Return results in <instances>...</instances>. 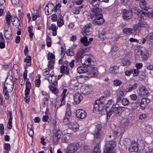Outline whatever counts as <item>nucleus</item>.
<instances>
[{
	"mask_svg": "<svg viewBox=\"0 0 153 153\" xmlns=\"http://www.w3.org/2000/svg\"><path fill=\"white\" fill-rule=\"evenodd\" d=\"M79 147V144L76 142L70 143L65 151V153H74Z\"/></svg>",
	"mask_w": 153,
	"mask_h": 153,
	"instance_id": "nucleus-3",
	"label": "nucleus"
},
{
	"mask_svg": "<svg viewBox=\"0 0 153 153\" xmlns=\"http://www.w3.org/2000/svg\"><path fill=\"white\" fill-rule=\"evenodd\" d=\"M88 71V67L86 68L84 66H79L77 68V71L79 73H84Z\"/></svg>",
	"mask_w": 153,
	"mask_h": 153,
	"instance_id": "nucleus-23",
	"label": "nucleus"
},
{
	"mask_svg": "<svg viewBox=\"0 0 153 153\" xmlns=\"http://www.w3.org/2000/svg\"><path fill=\"white\" fill-rule=\"evenodd\" d=\"M0 133L1 135L4 133V125L2 124L0 125Z\"/></svg>",
	"mask_w": 153,
	"mask_h": 153,
	"instance_id": "nucleus-56",
	"label": "nucleus"
},
{
	"mask_svg": "<svg viewBox=\"0 0 153 153\" xmlns=\"http://www.w3.org/2000/svg\"><path fill=\"white\" fill-rule=\"evenodd\" d=\"M58 29V27L55 24H52L51 26L49 27L50 30H51L52 31V34L54 36H55L57 34V30Z\"/></svg>",
	"mask_w": 153,
	"mask_h": 153,
	"instance_id": "nucleus-26",
	"label": "nucleus"
},
{
	"mask_svg": "<svg viewBox=\"0 0 153 153\" xmlns=\"http://www.w3.org/2000/svg\"><path fill=\"white\" fill-rule=\"evenodd\" d=\"M57 23L58 26L60 27L63 25L64 22L62 19H58Z\"/></svg>",
	"mask_w": 153,
	"mask_h": 153,
	"instance_id": "nucleus-52",
	"label": "nucleus"
},
{
	"mask_svg": "<svg viewBox=\"0 0 153 153\" xmlns=\"http://www.w3.org/2000/svg\"><path fill=\"white\" fill-rule=\"evenodd\" d=\"M68 127L74 131L76 132L79 130V127L78 124L77 122H71L69 123Z\"/></svg>",
	"mask_w": 153,
	"mask_h": 153,
	"instance_id": "nucleus-14",
	"label": "nucleus"
},
{
	"mask_svg": "<svg viewBox=\"0 0 153 153\" xmlns=\"http://www.w3.org/2000/svg\"><path fill=\"white\" fill-rule=\"evenodd\" d=\"M49 117L46 115H44L42 118V120L43 122H47L48 120Z\"/></svg>",
	"mask_w": 153,
	"mask_h": 153,
	"instance_id": "nucleus-62",
	"label": "nucleus"
},
{
	"mask_svg": "<svg viewBox=\"0 0 153 153\" xmlns=\"http://www.w3.org/2000/svg\"><path fill=\"white\" fill-rule=\"evenodd\" d=\"M13 84L5 83L3 86V92L5 99H8L9 97L8 93L11 92L13 90Z\"/></svg>",
	"mask_w": 153,
	"mask_h": 153,
	"instance_id": "nucleus-4",
	"label": "nucleus"
},
{
	"mask_svg": "<svg viewBox=\"0 0 153 153\" xmlns=\"http://www.w3.org/2000/svg\"><path fill=\"white\" fill-rule=\"evenodd\" d=\"M66 54L68 56H73L74 55V53L72 51H71L70 50H68Z\"/></svg>",
	"mask_w": 153,
	"mask_h": 153,
	"instance_id": "nucleus-60",
	"label": "nucleus"
},
{
	"mask_svg": "<svg viewBox=\"0 0 153 153\" xmlns=\"http://www.w3.org/2000/svg\"><path fill=\"white\" fill-rule=\"evenodd\" d=\"M142 48L139 49L138 51L135 54V57L136 59H138L142 57Z\"/></svg>",
	"mask_w": 153,
	"mask_h": 153,
	"instance_id": "nucleus-38",
	"label": "nucleus"
},
{
	"mask_svg": "<svg viewBox=\"0 0 153 153\" xmlns=\"http://www.w3.org/2000/svg\"><path fill=\"white\" fill-rule=\"evenodd\" d=\"M4 148L6 150V151L4 152V153H8V151L10 149V144L8 143H6L4 146Z\"/></svg>",
	"mask_w": 153,
	"mask_h": 153,
	"instance_id": "nucleus-48",
	"label": "nucleus"
},
{
	"mask_svg": "<svg viewBox=\"0 0 153 153\" xmlns=\"http://www.w3.org/2000/svg\"><path fill=\"white\" fill-rule=\"evenodd\" d=\"M117 145V143L114 140L105 141L103 148V153H114Z\"/></svg>",
	"mask_w": 153,
	"mask_h": 153,
	"instance_id": "nucleus-2",
	"label": "nucleus"
},
{
	"mask_svg": "<svg viewBox=\"0 0 153 153\" xmlns=\"http://www.w3.org/2000/svg\"><path fill=\"white\" fill-rule=\"evenodd\" d=\"M67 91V89H65L63 90L62 91V93L61 95V98L60 99V101L61 102V103L60 105V106H61L65 104V100L66 96L65 94Z\"/></svg>",
	"mask_w": 153,
	"mask_h": 153,
	"instance_id": "nucleus-19",
	"label": "nucleus"
},
{
	"mask_svg": "<svg viewBox=\"0 0 153 153\" xmlns=\"http://www.w3.org/2000/svg\"><path fill=\"white\" fill-rule=\"evenodd\" d=\"M41 81L40 79H36L35 81V85L37 87H39L40 85Z\"/></svg>",
	"mask_w": 153,
	"mask_h": 153,
	"instance_id": "nucleus-59",
	"label": "nucleus"
},
{
	"mask_svg": "<svg viewBox=\"0 0 153 153\" xmlns=\"http://www.w3.org/2000/svg\"><path fill=\"white\" fill-rule=\"evenodd\" d=\"M48 59L49 61L48 64L49 68L53 69L55 63V56L53 53L49 52L47 54Z\"/></svg>",
	"mask_w": 153,
	"mask_h": 153,
	"instance_id": "nucleus-6",
	"label": "nucleus"
},
{
	"mask_svg": "<svg viewBox=\"0 0 153 153\" xmlns=\"http://www.w3.org/2000/svg\"><path fill=\"white\" fill-rule=\"evenodd\" d=\"M119 66L114 65L111 67L109 69V72L112 74H117L119 71Z\"/></svg>",
	"mask_w": 153,
	"mask_h": 153,
	"instance_id": "nucleus-20",
	"label": "nucleus"
},
{
	"mask_svg": "<svg viewBox=\"0 0 153 153\" xmlns=\"http://www.w3.org/2000/svg\"><path fill=\"white\" fill-rule=\"evenodd\" d=\"M115 105H116L115 102L112 99L109 100L105 106L106 112L108 111V109H111Z\"/></svg>",
	"mask_w": 153,
	"mask_h": 153,
	"instance_id": "nucleus-17",
	"label": "nucleus"
},
{
	"mask_svg": "<svg viewBox=\"0 0 153 153\" xmlns=\"http://www.w3.org/2000/svg\"><path fill=\"white\" fill-rule=\"evenodd\" d=\"M62 142L65 143H68L69 142V140L68 139L67 137H65L62 139Z\"/></svg>",
	"mask_w": 153,
	"mask_h": 153,
	"instance_id": "nucleus-58",
	"label": "nucleus"
},
{
	"mask_svg": "<svg viewBox=\"0 0 153 153\" xmlns=\"http://www.w3.org/2000/svg\"><path fill=\"white\" fill-rule=\"evenodd\" d=\"M88 50H89V48H84L81 49L80 51L82 53L80 55H79V53L77 54V56L80 57L83 52H85L86 51H88Z\"/></svg>",
	"mask_w": 153,
	"mask_h": 153,
	"instance_id": "nucleus-47",
	"label": "nucleus"
},
{
	"mask_svg": "<svg viewBox=\"0 0 153 153\" xmlns=\"http://www.w3.org/2000/svg\"><path fill=\"white\" fill-rule=\"evenodd\" d=\"M94 135V137L96 138H100L102 137V135L100 129L98 130L97 129L96 130Z\"/></svg>",
	"mask_w": 153,
	"mask_h": 153,
	"instance_id": "nucleus-29",
	"label": "nucleus"
},
{
	"mask_svg": "<svg viewBox=\"0 0 153 153\" xmlns=\"http://www.w3.org/2000/svg\"><path fill=\"white\" fill-rule=\"evenodd\" d=\"M7 28H5V31H4V36L7 39H10L12 36V30L11 28H9V30H7Z\"/></svg>",
	"mask_w": 153,
	"mask_h": 153,
	"instance_id": "nucleus-24",
	"label": "nucleus"
},
{
	"mask_svg": "<svg viewBox=\"0 0 153 153\" xmlns=\"http://www.w3.org/2000/svg\"><path fill=\"white\" fill-rule=\"evenodd\" d=\"M91 61V59L88 55H85L82 57L81 59V63L84 65H85L89 66V65Z\"/></svg>",
	"mask_w": 153,
	"mask_h": 153,
	"instance_id": "nucleus-10",
	"label": "nucleus"
},
{
	"mask_svg": "<svg viewBox=\"0 0 153 153\" xmlns=\"http://www.w3.org/2000/svg\"><path fill=\"white\" fill-rule=\"evenodd\" d=\"M138 24L140 27H147L148 26L147 24L144 21L143 19H139Z\"/></svg>",
	"mask_w": 153,
	"mask_h": 153,
	"instance_id": "nucleus-31",
	"label": "nucleus"
},
{
	"mask_svg": "<svg viewBox=\"0 0 153 153\" xmlns=\"http://www.w3.org/2000/svg\"><path fill=\"white\" fill-rule=\"evenodd\" d=\"M27 131L29 135L31 137H32L33 135V131L32 130L31 125H27Z\"/></svg>",
	"mask_w": 153,
	"mask_h": 153,
	"instance_id": "nucleus-37",
	"label": "nucleus"
},
{
	"mask_svg": "<svg viewBox=\"0 0 153 153\" xmlns=\"http://www.w3.org/2000/svg\"><path fill=\"white\" fill-rule=\"evenodd\" d=\"M122 104L124 105H127L129 103V100L125 98H123L122 100Z\"/></svg>",
	"mask_w": 153,
	"mask_h": 153,
	"instance_id": "nucleus-49",
	"label": "nucleus"
},
{
	"mask_svg": "<svg viewBox=\"0 0 153 153\" xmlns=\"http://www.w3.org/2000/svg\"><path fill=\"white\" fill-rule=\"evenodd\" d=\"M146 131L148 133L150 134L152 133L153 131V129L150 125H147L146 126Z\"/></svg>",
	"mask_w": 153,
	"mask_h": 153,
	"instance_id": "nucleus-46",
	"label": "nucleus"
},
{
	"mask_svg": "<svg viewBox=\"0 0 153 153\" xmlns=\"http://www.w3.org/2000/svg\"><path fill=\"white\" fill-rule=\"evenodd\" d=\"M71 115V112L70 108L69 107H68L66 108V113L65 117H68V118H70Z\"/></svg>",
	"mask_w": 153,
	"mask_h": 153,
	"instance_id": "nucleus-39",
	"label": "nucleus"
},
{
	"mask_svg": "<svg viewBox=\"0 0 153 153\" xmlns=\"http://www.w3.org/2000/svg\"><path fill=\"white\" fill-rule=\"evenodd\" d=\"M113 83L114 85L116 86H120L122 84L121 81L118 79L114 80Z\"/></svg>",
	"mask_w": 153,
	"mask_h": 153,
	"instance_id": "nucleus-42",
	"label": "nucleus"
},
{
	"mask_svg": "<svg viewBox=\"0 0 153 153\" xmlns=\"http://www.w3.org/2000/svg\"><path fill=\"white\" fill-rule=\"evenodd\" d=\"M48 81L55 86L57 84V82L56 80V76L54 75L53 73H51L49 75L48 78Z\"/></svg>",
	"mask_w": 153,
	"mask_h": 153,
	"instance_id": "nucleus-12",
	"label": "nucleus"
},
{
	"mask_svg": "<svg viewBox=\"0 0 153 153\" xmlns=\"http://www.w3.org/2000/svg\"><path fill=\"white\" fill-rule=\"evenodd\" d=\"M69 118H68V117H64L63 119V122L65 124H68L69 122Z\"/></svg>",
	"mask_w": 153,
	"mask_h": 153,
	"instance_id": "nucleus-54",
	"label": "nucleus"
},
{
	"mask_svg": "<svg viewBox=\"0 0 153 153\" xmlns=\"http://www.w3.org/2000/svg\"><path fill=\"white\" fill-rule=\"evenodd\" d=\"M93 153H100V150L98 146H96L94 149Z\"/></svg>",
	"mask_w": 153,
	"mask_h": 153,
	"instance_id": "nucleus-51",
	"label": "nucleus"
},
{
	"mask_svg": "<svg viewBox=\"0 0 153 153\" xmlns=\"http://www.w3.org/2000/svg\"><path fill=\"white\" fill-rule=\"evenodd\" d=\"M131 10H124L123 13V19L126 20H128L131 18L132 16V12L133 10L131 9Z\"/></svg>",
	"mask_w": 153,
	"mask_h": 153,
	"instance_id": "nucleus-11",
	"label": "nucleus"
},
{
	"mask_svg": "<svg viewBox=\"0 0 153 153\" xmlns=\"http://www.w3.org/2000/svg\"><path fill=\"white\" fill-rule=\"evenodd\" d=\"M88 72L90 74V76H96L99 74L97 68L93 65L88 66Z\"/></svg>",
	"mask_w": 153,
	"mask_h": 153,
	"instance_id": "nucleus-8",
	"label": "nucleus"
},
{
	"mask_svg": "<svg viewBox=\"0 0 153 153\" xmlns=\"http://www.w3.org/2000/svg\"><path fill=\"white\" fill-rule=\"evenodd\" d=\"M137 69H141L143 66V64L142 63L140 62L137 63L135 65Z\"/></svg>",
	"mask_w": 153,
	"mask_h": 153,
	"instance_id": "nucleus-55",
	"label": "nucleus"
},
{
	"mask_svg": "<svg viewBox=\"0 0 153 153\" xmlns=\"http://www.w3.org/2000/svg\"><path fill=\"white\" fill-rule=\"evenodd\" d=\"M133 30L130 28H125L123 30V33L128 35H130L132 33Z\"/></svg>",
	"mask_w": 153,
	"mask_h": 153,
	"instance_id": "nucleus-33",
	"label": "nucleus"
},
{
	"mask_svg": "<svg viewBox=\"0 0 153 153\" xmlns=\"http://www.w3.org/2000/svg\"><path fill=\"white\" fill-rule=\"evenodd\" d=\"M41 16V12L40 10L34 11L32 13V20L35 21L36 19L38 17H40Z\"/></svg>",
	"mask_w": 153,
	"mask_h": 153,
	"instance_id": "nucleus-27",
	"label": "nucleus"
},
{
	"mask_svg": "<svg viewBox=\"0 0 153 153\" xmlns=\"http://www.w3.org/2000/svg\"><path fill=\"white\" fill-rule=\"evenodd\" d=\"M122 64L123 65L127 66L130 64L131 61L128 59H124L122 61Z\"/></svg>",
	"mask_w": 153,
	"mask_h": 153,
	"instance_id": "nucleus-43",
	"label": "nucleus"
},
{
	"mask_svg": "<svg viewBox=\"0 0 153 153\" xmlns=\"http://www.w3.org/2000/svg\"><path fill=\"white\" fill-rule=\"evenodd\" d=\"M140 6L141 8L145 9L147 7V5L146 2L144 0H142L140 2Z\"/></svg>",
	"mask_w": 153,
	"mask_h": 153,
	"instance_id": "nucleus-36",
	"label": "nucleus"
},
{
	"mask_svg": "<svg viewBox=\"0 0 153 153\" xmlns=\"http://www.w3.org/2000/svg\"><path fill=\"white\" fill-rule=\"evenodd\" d=\"M80 41L85 46H87L89 44V42L88 41V38L86 37H81L80 39Z\"/></svg>",
	"mask_w": 153,
	"mask_h": 153,
	"instance_id": "nucleus-30",
	"label": "nucleus"
},
{
	"mask_svg": "<svg viewBox=\"0 0 153 153\" xmlns=\"http://www.w3.org/2000/svg\"><path fill=\"white\" fill-rule=\"evenodd\" d=\"M74 100L76 104H78L82 100L83 97L81 94L76 93L74 95Z\"/></svg>",
	"mask_w": 153,
	"mask_h": 153,
	"instance_id": "nucleus-13",
	"label": "nucleus"
},
{
	"mask_svg": "<svg viewBox=\"0 0 153 153\" xmlns=\"http://www.w3.org/2000/svg\"><path fill=\"white\" fill-rule=\"evenodd\" d=\"M122 109L120 107H114L111 109L110 110L107 112V118L108 119L110 116L113 114L114 115H116L119 114L121 113Z\"/></svg>",
	"mask_w": 153,
	"mask_h": 153,
	"instance_id": "nucleus-5",
	"label": "nucleus"
},
{
	"mask_svg": "<svg viewBox=\"0 0 153 153\" xmlns=\"http://www.w3.org/2000/svg\"><path fill=\"white\" fill-rule=\"evenodd\" d=\"M146 117V115L145 114H142L139 115V118L141 120L144 119Z\"/></svg>",
	"mask_w": 153,
	"mask_h": 153,
	"instance_id": "nucleus-63",
	"label": "nucleus"
},
{
	"mask_svg": "<svg viewBox=\"0 0 153 153\" xmlns=\"http://www.w3.org/2000/svg\"><path fill=\"white\" fill-rule=\"evenodd\" d=\"M86 78H87L84 76H80L77 77L76 80L79 83H82L85 82Z\"/></svg>",
	"mask_w": 153,
	"mask_h": 153,
	"instance_id": "nucleus-32",
	"label": "nucleus"
},
{
	"mask_svg": "<svg viewBox=\"0 0 153 153\" xmlns=\"http://www.w3.org/2000/svg\"><path fill=\"white\" fill-rule=\"evenodd\" d=\"M138 85L137 83H135L133 85L129 84V87L126 88V91L130 92L134 89H136L138 87Z\"/></svg>",
	"mask_w": 153,
	"mask_h": 153,
	"instance_id": "nucleus-28",
	"label": "nucleus"
},
{
	"mask_svg": "<svg viewBox=\"0 0 153 153\" xmlns=\"http://www.w3.org/2000/svg\"><path fill=\"white\" fill-rule=\"evenodd\" d=\"M76 117L79 119H83L85 118L87 114L85 110L82 109L77 110L76 112Z\"/></svg>",
	"mask_w": 153,
	"mask_h": 153,
	"instance_id": "nucleus-9",
	"label": "nucleus"
},
{
	"mask_svg": "<svg viewBox=\"0 0 153 153\" xmlns=\"http://www.w3.org/2000/svg\"><path fill=\"white\" fill-rule=\"evenodd\" d=\"M133 74L134 76H137L139 73V71L137 69L133 70Z\"/></svg>",
	"mask_w": 153,
	"mask_h": 153,
	"instance_id": "nucleus-61",
	"label": "nucleus"
},
{
	"mask_svg": "<svg viewBox=\"0 0 153 153\" xmlns=\"http://www.w3.org/2000/svg\"><path fill=\"white\" fill-rule=\"evenodd\" d=\"M140 93L141 95H147L149 92L147 89L144 86H141L139 88Z\"/></svg>",
	"mask_w": 153,
	"mask_h": 153,
	"instance_id": "nucleus-22",
	"label": "nucleus"
},
{
	"mask_svg": "<svg viewBox=\"0 0 153 153\" xmlns=\"http://www.w3.org/2000/svg\"><path fill=\"white\" fill-rule=\"evenodd\" d=\"M28 31L29 33V36L31 40H32L33 36V33L32 32L33 28L32 27L29 26L28 27Z\"/></svg>",
	"mask_w": 153,
	"mask_h": 153,
	"instance_id": "nucleus-41",
	"label": "nucleus"
},
{
	"mask_svg": "<svg viewBox=\"0 0 153 153\" xmlns=\"http://www.w3.org/2000/svg\"><path fill=\"white\" fill-rule=\"evenodd\" d=\"M124 92L121 90H118L117 92V95L122 97L124 95Z\"/></svg>",
	"mask_w": 153,
	"mask_h": 153,
	"instance_id": "nucleus-53",
	"label": "nucleus"
},
{
	"mask_svg": "<svg viewBox=\"0 0 153 153\" xmlns=\"http://www.w3.org/2000/svg\"><path fill=\"white\" fill-rule=\"evenodd\" d=\"M101 12L100 8L93 9L91 11L90 18L92 19L94 18L92 22L95 25L102 24L105 22Z\"/></svg>",
	"mask_w": 153,
	"mask_h": 153,
	"instance_id": "nucleus-1",
	"label": "nucleus"
},
{
	"mask_svg": "<svg viewBox=\"0 0 153 153\" xmlns=\"http://www.w3.org/2000/svg\"><path fill=\"white\" fill-rule=\"evenodd\" d=\"M142 54L141 58L143 61H146L149 55V53L146 49L142 48Z\"/></svg>",
	"mask_w": 153,
	"mask_h": 153,
	"instance_id": "nucleus-18",
	"label": "nucleus"
},
{
	"mask_svg": "<svg viewBox=\"0 0 153 153\" xmlns=\"http://www.w3.org/2000/svg\"><path fill=\"white\" fill-rule=\"evenodd\" d=\"M89 2L93 7L97 8L100 4V0H89Z\"/></svg>",
	"mask_w": 153,
	"mask_h": 153,
	"instance_id": "nucleus-25",
	"label": "nucleus"
},
{
	"mask_svg": "<svg viewBox=\"0 0 153 153\" xmlns=\"http://www.w3.org/2000/svg\"><path fill=\"white\" fill-rule=\"evenodd\" d=\"M80 91L82 94L87 95L92 92L93 88L92 86L91 85H84L81 87Z\"/></svg>",
	"mask_w": 153,
	"mask_h": 153,
	"instance_id": "nucleus-7",
	"label": "nucleus"
},
{
	"mask_svg": "<svg viewBox=\"0 0 153 153\" xmlns=\"http://www.w3.org/2000/svg\"><path fill=\"white\" fill-rule=\"evenodd\" d=\"M130 97L131 99L133 100H136L137 99V96L135 94H132L130 95Z\"/></svg>",
	"mask_w": 153,
	"mask_h": 153,
	"instance_id": "nucleus-64",
	"label": "nucleus"
},
{
	"mask_svg": "<svg viewBox=\"0 0 153 153\" xmlns=\"http://www.w3.org/2000/svg\"><path fill=\"white\" fill-rule=\"evenodd\" d=\"M49 88L50 90L55 94H56L58 92V90L56 88L52 86L51 85H50Z\"/></svg>",
	"mask_w": 153,
	"mask_h": 153,
	"instance_id": "nucleus-44",
	"label": "nucleus"
},
{
	"mask_svg": "<svg viewBox=\"0 0 153 153\" xmlns=\"http://www.w3.org/2000/svg\"><path fill=\"white\" fill-rule=\"evenodd\" d=\"M99 101H96L94 104L93 110L94 112H97L99 111Z\"/></svg>",
	"mask_w": 153,
	"mask_h": 153,
	"instance_id": "nucleus-35",
	"label": "nucleus"
},
{
	"mask_svg": "<svg viewBox=\"0 0 153 153\" xmlns=\"http://www.w3.org/2000/svg\"><path fill=\"white\" fill-rule=\"evenodd\" d=\"M128 150L130 152H137L138 150L137 143L135 142H132Z\"/></svg>",
	"mask_w": 153,
	"mask_h": 153,
	"instance_id": "nucleus-16",
	"label": "nucleus"
},
{
	"mask_svg": "<svg viewBox=\"0 0 153 153\" xmlns=\"http://www.w3.org/2000/svg\"><path fill=\"white\" fill-rule=\"evenodd\" d=\"M12 18V17L11 15L10 14L8 13L6 17V23L8 24L9 23L10 24L11 20Z\"/></svg>",
	"mask_w": 153,
	"mask_h": 153,
	"instance_id": "nucleus-40",
	"label": "nucleus"
},
{
	"mask_svg": "<svg viewBox=\"0 0 153 153\" xmlns=\"http://www.w3.org/2000/svg\"><path fill=\"white\" fill-rule=\"evenodd\" d=\"M149 102L150 100L149 99L146 98H143L140 104V106L142 107V108L144 109L146 107L147 104L149 103Z\"/></svg>",
	"mask_w": 153,
	"mask_h": 153,
	"instance_id": "nucleus-21",
	"label": "nucleus"
},
{
	"mask_svg": "<svg viewBox=\"0 0 153 153\" xmlns=\"http://www.w3.org/2000/svg\"><path fill=\"white\" fill-rule=\"evenodd\" d=\"M13 24L14 26L18 28L20 25V21L18 19H17L13 21Z\"/></svg>",
	"mask_w": 153,
	"mask_h": 153,
	"instance_id": "nucleus-45",
	"label": "nucleus"
},
{
	"mask_svg": "<svg viewBox=\"0 0 153 153\" xmlns=\"http://www.w3.org/2000/svg\"><path fill=\"white\" fill-rule=\"evenodd\" d=\"M7 118L9 119L8 123L7 125V127L10 129H11L12 128V113L11 111H9L7 114Z\"/></svg>",
	"mask_w": 153,
	"mask_h": 153,
	"instance_id": "nucleus-15",
	"label": "nucleus"
},
{
	"mask_svg": "<svg viewBox=\"0 0 153 153\" xmlns=\"http://www.w3.org/2000/svg\"><path fill=\"white\" fill-rule=\"evenodd\" d=\"M133 72V70L131 69L129 71L127 70L125 72V74L126 76H130L132 73Z\"/></svg>",
	"mask_w": 153,
	"mask_h": 153,
	"instance_id": "nucleus-57",
	"label": "nucleus"
},
{
	"mask_svg": "<svg viewBox=\"0 0 153 153\" xmlns=\"http://www.w3.org/2000/svg\"><path fill=\"white\" fill-rule=\"evenodd\" d=\"M47 45L48 47H50L51 45V39L50 37H48L46 39Z\"/></svg>",
	"mask_w": 153,
	"mask_h": 153,
	"instance_id": "nucleus-50",
	"label": "nucleus"
},
{
	"mask_svg": "<svg viewBox=\"0 0 153 153\" xmlns=\"http://www.w3.org/2000/svg\"><path fill=\"white\" fill-rule=\"evenodd\" d=\"M82 32L83 36H85L90 34L91 33V31H90V30L88 29L86 27H83Z\"/></svg>",
	"mask_w": 153,
	"mask_h": 153,
	"instance_id": "nucleus-34",
	"label": "nucleus"
}]
</instances>
